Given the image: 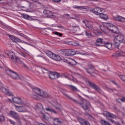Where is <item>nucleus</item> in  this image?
<instances>
[{"label": "nucleus", "mask_w": 125, "mask_h": 125, "mask_svg": "<svg viewBox=\"0 0 125 125\" xmlns=\"http://www.w3.org/2000/svg\"><path fill=\"white\" fill-rule=\"evenodd\" d=\"M43 13L45 17L50 18L53 16V15L52 14V12H51L49 10H45L43 11Z\"/></svg>", "instance_id": "a211bd4d"}, {"label": "nucleus", "mask_w": 125, "mask_h": 125, "mask_svg": "<svg viewBox=\"0 0 125 125\" xmlns=\"http://www.w3.org/2000/svg\"><path fill=\"white\" fill-rule=\"evenodd\" d=\"M121 43V42H119V41H117V40L114 39L113 45H114L115 47H119Z\"/></svg>", "instance_id": "b1692460"}, {"label": "nucleus", "mask_w": 125, "mask_h": 125, "mask_svg": "<svg viewBox=\"0 0 125 125\" xmlns=\"http://www.w3.org/2000/svg\"><path fill=\"white\" fill-rule=\"evenodd\" d=\"M72 80H73V81L74 82V83L78 82V80H77V79H76V78H75L73 76H72Z\"/></svg>", "instance_id": "c03bdc74"}, {"label": "nucleus", "mask_w": 125, "mask_h": 125, "mask_svg": "<svg viewBox=\"0 0 125 125\" xmlns=\"http://www.w3.org/2000/svg\"><path fill=\"white\" fill-rule=\"evenodd\" d=\"M13 102L16 103V104H21L22 100L20 98H13Z\"/></svg>", "instance_id": "412c9836"}, {"label": "nucleus", "mask_w": 125, "mask_h": 125, "mask_svg": "<svg viewBox=\"0 0 125 125\" xmlns=\"http://www.w3.org/2000/svg\"><path fill=\"white\" fill-rule=\"evenodd\" d=\"M64 56H73L76 55V51L73 49L65 50L63 52Z\"/></svg>", "instance_id": "6e6552de"}, {"label": "nucleus", "mask_w": 125, "mask_h": 125, "mask_svg": "<svg viewBox=\"0 0 125 125\" xmlns=\"http://www.w3.org/2000/svg\"><path fill=\"white\" fill-rule=\"evenodd\" d=\"M9 121L12 125H17V124L16 123V122L15 121H13V120H11L9 119Z\"/></svg>", "instance_id": "ea45409f"}, {"label": "nucleus", "mask_w": 125, "mask_h": 125, "mask_svg": "<svg viewBox=\"0 0 125 125\" xmlns=\"http://www.w3.org/2000/svg\"><path fill=\"white\" fill-rule=\"evenodd\" d=\"M85 70H86L87 73H88V74H89L90 75V71H89V70H88L86 68H85Z\"/></svg>", "instance_id": "4d7b16f0"}, {"label": "nucleus", "mask_w": 125, "mask_h": 125, "mask_svg": "<svg viewBox=\"0 0 125 125\" xmlns=\"http://www.w3.org/2000/svg\"><path fill=\"white\" fill-rule=\"evenodd\" d=\"M21 15L23 18L26 19L27 20H31L32 19V18L28 15L22 14Z\"/></svg>", "instance_id": "cd10ccee"}, {"label": "nucleus", "mask_w": 125, "mask_h": 125, "mask_svg": "<svg viewBox=\"0 0 125 125\" xmlns=\"http://www.w3.org/2000/svg\"><path fill=\"white\" fill-rule=\"evenodd\" d=\"M20 105H22L21 107H22V108H23L24 109V107H26V106H27V104L26 103V102H23L21 101V103L20 104Z\"/></svg>", "instance_id": "72a5a7b5"}, {"label": "nucleus", "mask_w": 125, "mask_h": 125, "mask_svg": "<svg viewBox=\"0 0 125 125\" xmlns=\"http://www.w3.org/2000/svg\"><path fill=\"white\" fill-rule=\"evenodd\" d=\"M10 40H11L12 41H13V42H14V40H15V38L16 37L13 35H9V36Z\"/></svg>", "instance_id": "e433bc0d"}, {"label": "nucleus", "mask_w": 125, "mask_h": 125, "mask_svg": "<svg viewBox=\"0 0 125 125\" xmlns=\"http://www.w3.org/2000/svg\"><path fill=\"white\" fill-rule=\"evenodd\" d=\"M57 27H58V28H63V26H60V25H58Z\"/></svg>", "instance_id": "e2e57ef3"}, {"label": "nucleus", "mask_w": 125, "mask_h": 125, "mask_svg": "<svg viewBox=\"0 0 125 125\" xmlns=\"http://www.w3.org/2000/svg\"><path fill=\"white\" fill-rule=\"evenodd\" d=\"M53 1H54L55 2H59L61 1V0H53Z\"/></svg>", "instance_id": "6e6d98bb"}, {"label": "nucleus", "mask_w": 125, "mask_h": 125, "mask_svg": "<svg viewBox=\"0 0 125 125\" xmlns=\"http://www.w3.org/2000/svg\"><path fill=\"white\" fill-rule=\"evenodd\" d=\"M46 110L48 111V112H51V113H54V114H57V112L55 111V110H54L53 109L51 108L50 107H47L46 108Z\"/></svg>", "instance_id": "c756f323"}, {"label": "nucleus", "mask_w": 125, "mask_h": 125, "mask_svg": "<svg viewBox=\"0 0 125 125\" xmlns=\"http://www.w3.org/2000/svg\"><path fill=\"white\" fill-rule=\"evenodd\" d=\"M74 8H77L80 10H83V9H87V7L85 6H77L74 7Z\"/></svg>", "instance_id": "bb28decb"}, {"label": "nucleus", "mask_w": 125, "mask_h": 125, "mask_svg": "<svg viewBox=\"0 0 125 125\" xmlns=\"http://www.w3.org/2000/svg\"><path fill=\"white\" fill-rule=\"evenodd\" d=\"M55 108L56 109H57L58 110H60V108H61V106H60L59 107H57V106H55Z\"/></svg>", "instance_id": "bf43d9fd"}, {"label": "nucleus", "mask_w": 125, "mask_h": 125, "mask_svg": "<svg viewBox=\"0 0 125 125\" xmlns=\"http://www.w3.org/2000/svg\"><path fill=\"white\" fill-rule=\"evenodd\" d=\"M90 119L91 121H95L94 117H93V116H90Z\"/></svg>", "instance_id": "864d4df0"}, {"label": "nucleus", "mask_w": 125, "mask_h": 125, "mask_svg": "<svg viewBox=\"0 0 125 125\" xmlns=\"http://www.w3.org/2000/svg\"><path fill=\"white\" fill-rule=\"evenodd\" d=\"M76 77H78V78H81L82 76L80 74H79L78 73L75 74Z\"/></svg>", "instance_id": "8fccbe9b"}, {"label": "nucleus", "mask_w": 125, "mask_h": 125, "mask_svg": "<svg viewBox=\"0 0 125 125\" xmlns=\"http://www.w3.org/2000/svg\"><path fill=\"white\" fill-rule=\"evenodd\" d=\"M85 34L86 37H88V38H91V37H92V33L88 30H85Z\"/></svg>", "instance_id": "c85d7f7f"}, {"label": "nucleus", "mask_w": 125, "mask_h": 125, "mask_svg": "<svg viewBox=\"0 0 125 125\" xmlns=\"http://www.w3.org/2000/svg\"><path fill=\"white\" fill-rule=\"evenodd\" d=\"M125 53L123 51L117 52L116 53L112 55V57H119V56H125Z\"/></svg>", "instance_id": "dca6fc26"}, {"label": "nucleus", "mask_w": 125, "mask_h": 125, "mask_svg": "<svg viewBox=\"0 0 125 125\" xmlns=\"http://www.w3.org/2000/svg\"><path fill=\"white\" fill-rule=\"evenodd\" d=\"M6 73L8 76H10V77L14 80H17L19 79V75L18 74L12 71L11 69L6 70Z\"/></svg>", "instance_id": "20e7f679"}, {"label": "nucleus", "mask_w": 125, "mask_h": 125, "mask_svg": "<svg viewBox=\"0 0 125 125\" xmlns=\"http://www.w3.org/2000/svg\"><path fill=\"white\" fill-rule=\"evenodd\" d=\"M0 89L1 90L2 92H3V93H5L6 95H8L9 96H12V95H13L12 93L9 92L6 88H4L3 86L0 87Z\"/></svg>", "instance_id": "f8f14e48"}, {"label": "nucleus", "mask_w": 125, "mask_h": 125, "mask_svg": "<svg viewBox=\"0 0 125 125\" xmlns=\"http://www.w3.org/2000/svg\"><path fill=\"white\" fill-rule=\"evenodd\" d=\"M16 110L18 112H26V110H24V108H23L22 106H17V107L16 108Z\"/></svg>", "instance_id": "a878e982"}, {"label": "nucleus", "mask_w": 125, "mask_h": 125, "mask_svg": "<svg viewBox=\"0 0 125 125\" xmlns=\"http://www.w3.org/2000/svg\"><path fill=\"white\" fill-rule=\"evenodd\" d=\"M72 101L75 102V103L81 105L84 110H88V108L90 107V103L85 99H83L82 103H79L78 101L74 99H72Z\"/></svg>", "instance_id": "7ed1b4c3"}, {"label": "nucleus", "mask_w": 125, "mask_h": 125, "mask_svg": "<svg viewBox=\"0 0 125 125\" xmlns=\"http://www.w3.org/2000/svg\"><path fill=\"white\" fill-rule=\"evenodd\" d=\"M120 100H121L122 102H125V97H123L122 99H120Z\"/></svg>", "instance_id": "3c124183"}, {"label": "nucleus", "mask_w": 125, "mask_h": 125, "mask_svg": "<svg viewBox=\"0 0 125 125\" xmlns=\"http://www.w3.org/2000/svg\"><path fill=\"white\" fill-rule=\"evenodd\" d=\"M63 16H64V17L65 18H66V19L70 20V18H69V17H67V16H70V15H69V14H64V15H63Z\"/></svg>", "instance_id": "37998d69"}, {"label": "nucleus", "mask_w": 125, "mask_h": 125, "mask_svg": "<svg viewBox=\"0 0 125 125\" xmlns=\"http://www.w3.org/2000/svg\"><path fill=\"white\" fill-rule=\"evenodd\" d=\"M92 12L96 15H100L103 12V9L99 7H95L92 10Z\"/></svg>", "instance_id": "9d476101"}, {"label": "nucleus", "mask_w": 125, "mask_h": 125, "mask_svg": "<svg viewBox=\"0 0 125 125\" xmlns=\"http://www.w3.org/2000/svg\"><path fill=\"white\" fill-rule=\"evenodd\" d=\"M100 17L102 19H104V20H107L108 18V15L103 14V12L100 15Z\"/></svg>", "instance_id": "5701e85b"}, {"label": "nucleus", "mask_w": 125, "mask_h": 125, "mask_svg": "<svg viewBox=\"0 0 125 125\" xmlns=\"http://www.w3.org/2000/svg\"><path fill=\"white\" fill-rule=\"evenodd\" d=\"M119 78H120V79L123 81V82H125V76L124 75H120L119 76Z\"/></svg>", "instance_id": "4c0bfd02"}, {"label": "nucleus", "mask_w": 125, "mask_h": 125, "mask_svg": "<svg viewBox=\"0 0 125 125\" xmlns=\"http://www.w3.org/2000/svg\"><path fill=\"white\" fill-rule=\"evenodd\" d=\"M78 122L81 124V125H90L88 122L86 121L84 119H83L82 118L79 117L78 118Z\"/></svg>", "instance_id": "aec40b11"}, {"label": "nucleus", "mask_w": 125, "mask_h": 125, "mask_svg": "<svg viewBox=\"0 0 125 125\" xmlns=\"http://www.w3.org/2000/svg\"><path fill=\"white\" fill-rule=\"evenodd\" d=\"M108 120L109 121H110V122H111L112 124H116V122H115V121H114L113 120L110 119H109Z\"/></svg>", "instance_id": "603ef678"}, {"label": "nucleus", "mask_w": 125, "mask_h": 125, "mask_svg": "<svg viewBox=\"0 0 125 125\" xmlns=\"http://www.w3.org/2000/svg\"><path fill=\"white\" fill-rule=\"evenodd\" d=\"M97 33H98V35H100V36L102 35V33L101 32H99L98 31H97Z\"/></svg>", "instance_id": "13d9d810"}, {"label": "nucleus", "mask_w": 125, "mask_h": 125, "mask_svg": "<svg viewBox=\"0 0 125 125\" xmlns=\"http://www.w3.org/2000/svg\"><path fill=\"white\" fill-rule=\"evenodd\" d=\"M87 83H88L90 87H91L92 88H94L95 90H96L98 92H99V93H101V89H100V87L96 85V84H95L94 83L91 82L88 80L87 81Z\"/></svg>", "instance_id": "0eeeda50"}, {"label": "nucleus", "mask_w": 125, "mask_h": 125, "mask_svg": "<svg viewBox=\"0 0 125 125\" xmlns=\"http://www.w3.org/2000/svg\"><path fill=\"white\" fill-rule=\"evenodd\" d=\"M69 87H70L71 89L73 91H78L79 90L78 89V88L74 85H69Z\"/></svg>", "instance_id": "7c9ffc66"}, {"label": "nucleus", "mask_w": 125, "mask_h": 125, "mask_svg": "<svg viewBox=\"0 0 125 125\" xmlns=\"http://www.w3.org/2000/svg\"><path fill=\"white\" fill-rule=\"evenodd\" d=\"M89 69H90V70H91V69H94V67H93V66H92V65H89L88 66Z\"/></svg>", "instance_id": "49530a36"}, {"label": "nucleus", "mask_w": 125, "mask_h": 125, "mask_svg": "<svg viewBox=\"0 0 125 125\" xmlns=\"http://www.w3.org/2000/svg\"><path fill=\"white\" fill-rule=\"evenodd\" d=\"M10 114L11 117L13 118V119H15V120H16L18 123H19V124H21V120L20 119V116L18 113L13 111H10Z\"/></svg>", "instance_id": "423d86ee"}, {"label": "nucleus", "mask_w": 125, "mask_h": 125, "mask_svg": "<svg viewBox=\"0 0 125 125\" xmlns=\"http://www.w3.org/2000/svg\"><path fill=\"white\" fill-rule=\"evenodd\" d=\"M3 121H4V116L0 115V121L3 122Z\"/></svg>", "instance_id": "a19ab883"}, {"label": "nucleus", "mask_w": 125, "mask_h": 125, "mask_svg": "<svg viewBox=\"0 0 125 125\" xmlns=\"http://www.w3.org/2000/svg\"><path fill=\"white\" fill-rule=\"evenodd\" d=\"M37 106L38 107V109L39 110H42L43 109V106H42V104L41 103H38L37 104Z\"/></svg>", "instance_id": "2f4dec72"}, {"label": "nucleus", "mask_w": 125, "mask_h": 125, "mask_svg": "<svg viewBox=\"0 0 125 125\" xmlns=\"http://www.w3.org/2000/svg\"><path fill=\"white\" fill-rule=\"evenodd\" d=\"M71 62V61H69V60H65V62H66L67 63H68V64H69V62Z\"/></svg>", "instance_id": "680f3d73"}, {"label": "nucleus", "mask_w": 125, "mask_h": 125, "mask_svg": "<svg viewBox=\"0 0 125 125\" xmlns=\"http://www.w3.org/2000/svg\"><path fill=\"white\" fill-rule=\"evenodd\" d=\"M55 35H56L57 36H59V37H62V33H60L59 32H55Z\"/></svg>", "instance_id": "79ce46f5"}, {"label": "nucleus", "mask_w": 125, "mask_h": 125, "mask_svg": "<svg viewBox=\"0 0 125 125\" xmlns=\"http://www.w3.org/2000/svg\"><path fill=\"white\" fill-rule=\"evenodd\" d=\"M23 37L24 38V39H28V37H27L26 36H25L24 35L23 36Z\"/></svg>", "instance_id": "0e129e2a"}, {"label": "nucleus", "mask_w": 125, "mask_h": 125, "mask_svg": "<svg viewBox=\"0 0 125 125\" xmlns=\"http://www.w3.org/2000/svg\"><path fill=\"white\" fill-rule=\"evenodd\" d=\"M46 55H47L49 57L55 60L56 61H60L61 58L58 55H55V54L48 51L46 52Z\"/></svg>", "instance_id": "39448f33"}, {"label": "nucleus", "mask_w": 125, "mask_h": 125, "mask_svg": "<svg viewBox=\"0 0 125 125\" xmlns=\"http://www.w3.org/2000/svg\"><path fill=\"white\" fill-rule=\"evenodd\" d=\"M103 115L104 116V117H108V118H112V119H116V118H117V116H116V115L108 112L107 111H104L103 113Z\"/></svg>", "instance_id": "2eb2a0df"}, {"label": "nucleus", "mask_w": 125, "mask_h": 125, "mask_svg": "<svg viewBox=\"0 0 125 125\" xmlns=\"http://www.w3.org/2000/svg\"><path fill=\"white\" fill-rule=\"evenodd\" d=\"M108 27H114V28H116V30L117 31H115L114 30H112V32L114 33L115 34H118L119 33V29H118V27H116V26L113 25L112 23H108Z\"/></svg>", "instance_id": "4be33fe9"}, {"label": "nucleus", "mask_w": 125, "mask_h": 125, "mask_svg": "<svg viewBox=\"0 0 125 125\" xmlns=\"http://www.w3.org/2000/svg\"><path fill=\"white\" fill-rule=\"evenodd\" d=\"M113 44L111 43H107L106 42H104V46H105L108 49H111L112 48Z\"/></svg>", "instance_id": "393cba45"}, {"label": "nucleus", "mask_w": 125, "mask_h": 125, "mask_svg": "<svg viewBox=\"0 0 125 125\" xmlns=\"http://www.w3.org/2000/svg\"><path fill=\"white\" fill-rule=\"evenodd\" d=\"M114 40H116L117 42H119L121 43H125V37H124L123 35H118L114 38Z\"/></svg>", "instance_id": "ddd939ff"}, {"label": "nucleus", "mask_w": 125, "mask_h": 125, "mask_svg": "<svg viewBox=\"0 0 125 125\" xmlns=\"http://www.w3.org/2000/svg\"><path fill=\"white\" fill-rule=\"evenodd\" d=\"M112 83H114L116 85H118V84H117V83L115 81H112Z\"/></svg>", "instance_id": "052dcab7"}, {"label": "nucleus", "mask_w": 125, "mask_h": 125, "mask_svg": "<svg viewBox=\"0 0 125 125\" xmlns=\"http://www.w3.org/2000/svg\"><path fill=\"white\" fill-rule=\"evenodd\" d=\"M116 101H117V102H118V103H121V102H122L121 99H116Z\"/></svg>", "instance_id": "5fc2aeb1"}, {"label": "nucleus", "mask_w": 125, "mask_h": 125, "mask_svg": "<svg viewBox=\"0 0 125 125\" xmlns=\"http://www.w3.org/2000/svg\"><path fill=\"white\" fill-rule=\"evenodd\" d=\"M22 42H23L24 43H26V44H28V43H27L26 42H25L24 41H22Z\"/></svg>", "instance_id": "338daca9"}, {"label": "nucleus", "mask_w": 125, "mask_h": 125, "mask_svg": "<svg viewBox=\"0 0 125 125\" xmlns=\"http://www.w3.org/2000/svg\"><path fill=\"white\" fill-rule=\"evenodd\" d=\"M108 90H109V92H114V91H116V89H111V88H109Z\"/></svg>", "instance_id": "de8ad7c7"}, {"label": "nucleus", "mask_w": 125, "mask_h": 125, "mask_svg": "<svg viewBox=\"0 0 125 125\" xmlns=\"http://www.w3.org/2000/svg\"><path fill=\"white\" fill-rule=\"evenodd\" d=\"M21 56H23V57H24V58H26L27 57V56H26V54H25L24 53H21Z\"/></svg>", "instance_id": "a18cd8bd"}, {"label": "nucleus", "mask_w": 125, "mask_h": 125, "mask_svg": "<svg viewBox=\"0 0 125 125\" xmlns=\"http://www.w3.org/2000/svg\"><path fill=\"white\" fill-rule=\"evenodd\" d=\"M71 45H73L74 46H78L79 43L77 42H72V44H70Z\"/></svg>", "instance_id": "58836bf2"}, {"label": "nucleus", "mask_w": 125, "mask_h": 125, "mask_svg": "<svg viewBox=\"0 0 125 125\" xmlns=\"http://www.w3.org/2000/svg\"><path fill=\"white\" fill-rule=\"evenodd\" d=\"M83 22L84 23L86 27L88 28L90 30H92L93 29V25H92V22H89L87 21H83Z\"/></svg>", "instance_id": "4468645a"}, {"label": "nucleus", "mask_w": 125, "mask_h": 125, "mask_svg": "<svg viewBox=\"0 0 125 125\" xmlns=\"http://www.w3.org/2000/svg\"><path fill=\"white\" fill-rule=\"evenodd\" d=\"M108 90H109V92H114V91H116V89H111V88H109Z\"/></svg>", "instance_id": "09e8293b"}, {"label": "nucleus", "mask_w": 125, "mask_h": 125, "mask_svg": "<svg viewBox=\"0 0 125 125\" xmlns=\"http://www.w3.org/2000/svg\"><path fill=\"white\" fill-rule=\"evenodd\" d=\"M68 63L70 65H75L77 64V62H76V61H75L74 60H71L70 62H69Z\"/></svg>", "instance_id": "473e14b6"}, {"label": "nucleus", "mask_w": 125, "mask_h": 125, "mask_svg": "<svg viewBox=\"0 0 125 125\" xmlns=\"http://www.w3.org/2000/svg\"><path fill=\"white\" fill-rule=\"evenodd\" d=\"M64 77L65 78H67V79H69V78H68V76H66V75H64Z\"/></svg>", "instance_id": "774afa93"}, {"label": "nucleus", "mask_w": 125, "mask_h": 125, "mask_svg": "<svg viewBox=\"0 0 125 125\" xmlns=\"http://www.w3.org/2000/svg\"><path fill=\"white\" fill-rule=\"evenodd\" d=\"M5 54L7 55L9 58H11L12 60H16L17 62H20V64L25 67V68H28V65L25 63L24 60L20 59L19 58L15 56V55L12 52L6 51L5 52Z\"/></svg>", "instance_id": "f03ea898"}, {"label": "nucleus", "mask_w": 125, "mask_h": 125, "mask_svg": "<svg viewBox=\"0 0 125 125\" xmlns=\"http://www.w3.org/2000/svg\"><path fill=\"white\" fill-rule=\"evenodd\" d=\"M33 92L34 94L32 95V97L36 100H40L42 97H43V98H49V97H50V95H49L47 92L39 88H33Z\"/></svg>", "instance_id": "f257e3e1"}, {"label": "nucleus", "mask_w": 125, "mask_h": 125, "mask_svg": "<svg viewBox=\"0 0 125 125\" xmlns=\"http://www.w3.org/2000/svg\"><path fill=\"white\" fill-rule=\"evenodd\" d=\"M42 72L43 74H49V71L45 68H42Z\"/></svg>", "instance_id": "c9c22d12"}, {"label": "nucleus", "mask_w": 125, "mask_h": 125, "mask_svg": "<svg viewBox=\"0 0 125 125\" xmlns=\"http://www.w3.org/2000/svg\"><path fill=\"white\" fill-rule=\"evenodd\" d=\"M53 124L54 125H64V123L58 118L53 119Z\"/></svg>", "instance_id": "f3484780"}, {"label": "nucleus", "mask_w": 125, "mask_h": 125, "mask_svg": "<svg viewBox=\"0 0 125 125\" xmlns=\"http://www.w3.org/2000/svg\"><path fill=\"white\" fill-rule=\"evenodd\" d=\"M65 96H66V97H69V95H68V94H63Z\"/></svg>", "instance_id": "69168bd1"}, {"label": "nucleus", "mask_w": 125, "mask_h": 125, "mask_svg": "<svg viewBox=\"0 0 125 125\" xmlns=\"http://www.w3.org/2000/svg\"><path fill=\"white\" fill-rule=\"evenodd\" d=\"M95 44L97 46H104L105 44V42L103 41V39L102 38H98L96 40Z\"/></svg>", "instance_id": "9b49d317"}, {"label": "nucleus", "mask_w": 125, "mask_h": 125, "mask_svg": "<svg viewBox=\"0 0 125 125\" xmlns=\"http://www.w3.org/2000/svg\"><path fill=\"white\" fill-rule=\"evenodd\" d=\"M49 77L51 80H55L60 77V74L56 72H49Z\"/></svg>", "instance_id": "1a4fd4ad"}, {"label": "nucleus", "mask_w": 125, "mask_h": 125, "mask_svg": "<svg viewBox=\"0 0 125 125\" xmlns=\"http://www.w3.org/2000/svg\"><path fill=\"white\" fill-rule=\"evenodd\" d=\"M15 42H21V40L19 39L17 37H15V40H14Z\"/></svg>", "instance_id": "f704fd0d"}, {"label": "nucleus", "mask_w": 125, "mask_h": 125, "mask_svg": "<svg viewBox=\"0 0 125 125\" xmlns=\"http://www.w3.org/2000/svg\"><path fill=\"white\" fill-rule=\"evenodd\" d=\"M113 18L115 21H119L120 22H125V18L121 16L113 17Z\"/></svg>", "instance_id": "6ab92c4d"}]
</instances>
